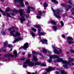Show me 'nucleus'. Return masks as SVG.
I'll return each instance as SVG.
<instances>
[{
  "mask_svg": "<svg viewBox=\"0 0 74 74\" xmlns=\"http://www.w3.org/2000/svg\"><path fill=\"white\" fill-rule=\"evenodd\" d=\"M38 15H39V16H37L36 17V18H38V19H40V18H41V16L42 13H43V14H45V13L46 12V11H43L42 12H41V11H38Z\"/></svg>",
  "mask_w": 74,
  "mask_h": 74,
  "instance_id": "6e6552de",
  "label": "nucleus"
},
{
  "mask_svg": "<svg viewBox=\"0 0 74 74\" xmlns=\"http://www.w3.org/2000/svg\"><path fill=\"white\" fill-rule=\"evenodd\" d=\"M55 69V67L52 68L51 66H49V68H47L46 70L47 71V72H44L42 73V74H48V72H49L50 71L54 70Z\"/></svg>",
  "mask_w": 74,
  "mask_h": 74,
  "instance_id": "39448f33",
  "label": "nucleus"
},
{
  "mask_svg": "<svg viewBox=\"0 0 74 74\" xmlns=\"http://www.w3.org/2000/svg\"><path fill=\"white\" fill-rule=\"evenodd\" d=\"M34 27H36V28H40L41 27L39 25H34Z\"/></svg>",
  "mask_w": 74,
  "mask_h": 74,
  "instance_id": "393cba45",
  "label": "nucleus"
},
{
  "mask_svg": "<svg viewBox=\"0 0 74 74\" xmlns=\"http://www.w3.org/2000/svg\"><path fill=\"white\" fill-rule=\"evenodd\" d=\"M26 59L25 58H22L19 59L20 60H25Z\"/></svg>",
  "mask_w": 74,
  "mask_h": 74,
  "instance_id": "72a5a7b5",
  "label": "nucleus"
},
{
  "mask_svg": "<svg viewBox=\"0 0 74 74\" xmlns=\"http://www.w3.org/2000/svg\"><path fill=\"white\" fill-rule=\"evenodd\" d=\"M13 11L14 12L17 13L18 12V11L16 10H13Z\"/></svg>",
  "mask_w": 74,
  "mask_h": 74,
  "instance_id": "a19ab883",
  "label": "nucleus"
},
{
  "mask_svg": "<svg viewBox=\"0 0 74 74\" xmlns=\"http://www.w3.org/2000/svg\"><path fill=\"white\" fill-rule=\"evenodd\" d=\"M2 49H1V50H0V52H1V51H2Z\"/></svg>",
  "mask_w": 74,
  "mask_h": 74,
  "instance_id": "0e129e2a",
  "label": "nucleus"
},
{
  "mask_svg": "<svg viewBox=\"0 0 74 74\" xmlns=\"http://www.w3.org/2000/svg\"><path fill=\"white\" fill-rule=\"evenodd\" d=\"M41 66H47V65H46V64H41Z\"/></svg>",
  "mask_w": 74,
  "mask_h": 74,
  "instance_id": "ea45409f",
  "label": "nucleus"
},
{
  "mask_svg": "<svg viewBox=\"0 0 74 74\" xmlns=\"http://www.w3.org/2000/svg\"><path fill=\"white\" fill-rule=\"evenodd\" d=\"M51 10L54 13V16L57 18H61V17L59 16V13L60 12L59 10H55L52 8H51Z\"/></svg>",
  "mask_w": 74,
  "mask_h": 74,
  "instance_id": "7ed1b4c3",
  "label": "nucleus"
},
{
  "mask_svg": "<svg viewBox=\"0 0 74 74\" xmlns=\"http://www.w3.org/2000/svg\"><path fill=\"white\" fill-rule=\"evenodd\" d=\"M17 8L20 7V6L19 5H17Z\"/></svg>",
  "mask_w": 74,
  "mask_h": 74,
  "instance_id": "6e6d98bb",
  "label": "nucleus"
},
{
  "mask_svg": "<svg viewBox=\"0 0 74 74\" xmlns=\"http://www.w3.org/2000/svg\"><path fill=\"white\" fill-rule=\"evenodd\" d=\"M10 11V9L9 8H8L6 10V12H8Z\"/></svg>",
  "mask_w": 74,
  "mask_h": 74,
  "instance_id": "473e14b6",
  "label": "nucleus"
},
{
  "mask_svg": "<svg viewBox=\"0 0 74 74\" xmlns=\"http://www.w3.org/2000/svg\"><path fill=\"white\" fill-rule=\"evenodd\" d=\"M72 8V6L71 5H67L66 6V9L67 11H69V9L71 8Z\"/></svg>",
  "mask_w": 74,
  "mask_h": 74,
  "instance_id": "2eb2a0df",
  "label": "nucleus"
},
{
  "mask_svg": "<svg viewBox=\"0 0 74 74\" xmlns=\"http://www.w3.org/2000/svg\"><path fill=\"white\" fill-rule=\"evenodd\" d=\"M22 40H23V38L21 37H19L18 38L16 39L13 42V43H15V42H16Z\"/></svg>",
  "mask_w": 74,
  "mask_h": 74,
  "instance_id": "ddd939ff",
  "label": "nucleus"
},
{
  "mask_svg": "<svg viewBox=\"0 0 74 74\" xmlns=\"http://www.w3.org/2000/svg\"><path fill=\"white\" fill-rule=\"evenodd\" d=\"M15 28H16V30H18V28L16 27Z\"/></svg>",
  "mask_w": 74,
  "mask_h": 74,
  "instance_id": "052dcab7",
  "label": "nucleus"
},
{
  "mask_svg": "<svg viewBox=\"0 0 74 74\" xmlns=\"http://www.w3.org/2000/svg\"><path fill=\"white\" fill-rule=\"evenodd\" d=\"M62 37H63V38H65V36H64V35H62Z\"/></svg>",
  "mask_w": 74,
  "mask_h": 74,
  "instance_id": "8fccbe9b",
  "label": "nucleus"
},
{
  "mask_svg": "<svg viewBox=\"0 0 74 74\" xmlns=\"http://www.w3.org/2000/svg\"><path fill=\"white\" fill-rule=\"evenodd\" d=\"M32 53L33 55H38V53L34 51H32Z\"/></svg>",
  "mask_w": 74,
  "mask_h": 74,
  "instance_id": "5701e85b",
  "label": "nucleus"
},
{
  "mask_svg": "<svg viewBox=\"0 0 74 74\" xmlns=\"http://www.w3.org/2000/svg\"><path fill=\"white\" fill-rule=\"evenodd\" d=\"M56 74H59V72H58V71H56Z\"/></svg>",
  "mask_w": 74,
  "mask_h": 74,
  "instance_id": "864d4df0",
  "label": "nucleus"
},
{
  "mask_svg": "<svg viewBox=\"0 0 74 74\" xmlns=\"http://www.w3.org/2000/svg\"><path fill=\"white\" fill-rule=\"evenodd\" d=\"M14 2H20L21 5L23 8L25 7V5L23 2L24 0H13Z\"/></svg>",
  "mask_w": 74,
  "mask_h": 74,
  "instance_id": "1a4fd4ad",
  "label": "nucleus"
},
{
  "mask_svg": "<svg viewBox=\"0 0 74 74\" xmlns=\"http://www.w3.org/2000/svg\"><path fill=\"white\" fill-rule=\"evenodd\" d=\"M7 41H6L5 42H4V47H6V46H7Z\"/></svg>",
  "mask_w": 74,
  "mask_h": 74,
  "instance_id": "cd10ccee",
  "label": "nucleus"
},
{
  "mask_svg": "<svg viewBox=\"0 0 74 74\" xmlns=\"http://www.w3.org/2000/svg\"><path fill=\"white\" fill-rule=\"evenodd\" d=\"M25 62L26 61L24 62V64H23V67L24 68H25L26 67H27V64H28V63H26Z\"/></svg>",
  "mask_w": 74,
  "mask_h": 74,
  "instance_id": "6ab92c4d",
  "label": "nucleus"
},
{
  "mask_svg": "<svg viewBox=\"0 0 74 74\" xmlns=\"http://www.w3.org/2000/svg\"><path fill=\"white\" fill-rule=\"evenodd\" d=\"M52 29L54 31H56L57 30V27L55 26H53L52 27Z\"/></svg>",
  "mask_w": 74,
  "mask_h": 74,
  "instance_id": "412c9836",
  "label": "nucleus"
},
{
  "mask_svg": "<svg viewBox=\"0 0 74 74\" xmlns=\"http://www.w3.org/2000/svg\"><path fill=\"white\" fill-rule=\"evenodd\" d=\"M52 47L53 49H54V52L55 53H56L57 54H59V53H61L62 52V50L60 49V51H58L56 49V47L54 46L53 45L52 46Z\"/></svg>",
  "mask_w": 74,
  "mask_h": 74,
  "instance_id": "0eeeda50",
  "label": "nucleus"
},
{
  "mask_svg": "<svg viewBox=\"0 0 74 74\" xmlns=\"http://www.w3.org/2000/svg\"><path fill=\"white\" fill-rule=\"evenodd\" d=\"M73 39L71 37H69L67 38V42L69 44H71L74 43V42H73Z\"/></svg>",
  "mask_w": 74,
  "mask_h": 74,
  "instance_id": "423d86ee",
  "label": "nucleus"
},
{
  "mask_svg": "<svg viewBox=\"0 0 74 74\" xmlns=\"http://www.w3.org/2000/svg\"><path fill=\"white\" fill-rule=\"evenodd\" d=\"M15 29V27H12V30H14Z\"/></svg>",
  "mask_w": 74,
  "mask_h": 74,
  "instance_id": "de8ad7c7",
  "label": "nucleus"
},
{
  "mask_svg": "<svg viewBox=\"0 0 74 74\" xmlns=\"http://www.w3.org/2000/svg\"><path fill=\"white\" fill-rule=\"evenodd\" d=\"M0 12H3V10H1V9H0Z\"/></svg>",
  "mask_w": 74,
  "mask_h": 74,
  "instance_id": "3c124183",
  "label": "nucleus"
},
{
  "mask_svg": "<svg viewBox=\"0 0 74 74\" xmlns=\"http://www.w3.org/2000/svg\"><path fill=\"white\" fill-rule=\"evenodd\" d=\"M43 52H45V53H46V52H47V50H46V49H43Z\"/></svg>",
  "mask_w": 74,
  "mask_h": 74,
  "instance_id": "58836bf2",
  "label": "nucleus"
},
{
  "mask_svg": "<svg viewBox=\"0 0 74 74\" xmlns=\"http://www.w3.org/2000/svg\"><path fill=\"white\" fill-rule=\"evenodd\" d=\"M30 9L32 10V11H34L35 10V9L33 7H31L29 6L27 7V9L26 10V11L27 12L30 13Z\"/></svg>",
  "mask_w": 74,
  "mask_h": 74,
  "instance_id": "9d476101",
  "label": "nucleus"
},
{
  "mask_svg": "<svg viewBox=\"0 0 74 74\" xmlns=\"http://www.w3.org/2000/svg\"><path fill=\"white\" fill-rule=\"evenodd\" d=\"M12 30V28H9L8 29V30L9 31H11Z\"/></svg>",
  "mask_w": 74,
  "mask_h": 74,
  "instance_id": "09e8293b",
  "label": "nucleus"
},
{
  "mask_svg": "<svg viewBox=\"0 0 74 74\" xmlns=\"http://www.w3.org/2000/svg\"><path fill=\"white\" fill-rule=\"evenodd\" d=\"M31 34L32 35V36L34 38V37L36 36V34H35L34 33V32H32L31 33Z\"/></svg>",
  "mask_w": 74,
  "mask_h": 74,
  "instance_id": "a878e982",
  "label": "nucleus"
},
{
  "mask_svg": "<svg viewBox=\"0 0 74 74\" xmlns=\"http://www.w3.org/2000/svg\"><path fill=\"white\" fill-rule=\"evenodd\" d=\"M61 25L62 26H63V25H64V23H63V22L62 21H61L60 22Z\"/></svg>",
  "mask_w": 74,
  "mask_h": 74,
  "instance_id": "f704fd0d",
  "label": "nucleus"
},
{
  "mask_svg": "<svg viewBox=\"0 0 74 74\" xmlns=\"http://www.w3.org/2000/svg\"><path fill=\"white\" fill-rule=\"evenodd\" d=\"M31 29L32 30H33V31H34V32H36L37 31V30H36V29L32 27Z\"/></svg>",
  "mask_w": 74,
  "mask_h": 74,
  "instance_id": "2f4dec72",
  "label": "nucleus"
},
{
  "mask_svg": "<svg viewBox=\"0 0 74 74\" xmlns=\"http://www.w3.org/2000/svg\"><path fill=\"white\" fill-rule=\"evenodd\" d=\"M48 56L49 57H50L49 60H47V61L49 63L52 62V61L51 59H52L56 58L57 59H55L54 60V62H62V63L63 64V66L64 68H68V65L71 66H74V63H71V62H74V58H71L70 57L68 58V59L69 62H67V61L63 60L62 58H60L58 56L54 55L51 56L49 55Z\"/></svg>",
  "mask_w": 74,
  "mask_h": 74,
  "instance_id": "f257e3e1",
  "label": "nucleus"
},
{
  "mask_svg": "<svg viewBox=\"0 0 74 74\" xmlns=\"http://www.w3.org/2000/svg\"><path fill=\"white\" fill-rule=\"evenodd\" d=\"M12 47V45H8V48H11Z\"/></svg>",
  "mask_w": 74,
  "mask_h": 74,
  "instance_id": "e433bc0d",
  "label": "nucleus"
},
{
  "mask_svg": "<svg viewBox=\"0 0 74 74\" xmlns=\"http://www.w3.org/2000/svg\"><path fill=\"white\" fill-rule=\"evenodd\" d=\"M68 3L70 4H71V5H73V2L71 1H69Z\"/></svg>",
  "mask_w": 74,
  "mask_h": 74,
  "instance_id": "7c9ffc66",
  "label": "nucleus"
},
{
  "mask_svg": "<svg viewBox=\"0 0 74 74\" xmlns=\"http://www.w3.org/2000/svg\"><path fill=\"white\" fill-rule=\"evenodd\" d=\"M28 45H29V44L27 43H25L23 47H21L20 48L22 49V48H23V49L25 50H26V49H27V48L29 47V46H28Z\"/></svg>",
  "mask_w": 74,
  "mask_h": 74,
  "instance_id": "9b49d317",
  "label": "nucleus"
},
{
  "mask_svg": "<svg viewBox=\"0 0 74 74\" xmlns=\"http://www.w3.org/2000/svg\"><path fill=\"white\" fill-rule=\"evenodd\" d=\"M12 36H13V37H18L19 36H20L21 34V33L18 32H15V30H13L11 31L10 32Z\"/></svg>",
  "mask_w": 74,
  "mask_h": 74,
  "instance_id": "20e7f679",
  "label": "nucleus"
},
{
  "mask_svg": "<svg viewBox=\"0 0 74 74\" xmlns=\"http://www.w3.org/2000/svg\"><path fill=\"white\" fill-rule=\"evenodd\" d=\"M48 5L47 3L46 2H45L43 4V7L44 8V9L45 10L46 8H47V7H48Z\"/></svg>",
  "mask_w": 74,
  "mask_h": 74,
  "instance_id": "a211bd4d",
  "label": "nucleus"
},
{
  "mask_svg": "<svg viewBox=\"0 0 74 74\" xmlns=\"http://www.w3.org/2000/svg\"><path fill=\"white\" fill-rule=\"evenodd\" d=\"M52 2L55 3H56L57 4H58V2L56 1V0H52Z\"/></svg>",
  "mask_w": 74,
  "mask_h": 74,
  "instance_id": "c756f323",
  "label": "nucleus"
},
{
  "mask_svg": "<svg viewBox=\"0 0 74 74\" xmlns=\"http://www.w3.org/2000/svg\"><path fill=\"white\" fill-rule=\"evenodd\" d=\"M35 74H38V73H37V72H35Z\"/></svg>",
  "mask_w": 74,
  "mask_h": 74,
  "instance_id": "bf43d9fd",
  "label": "nucleus"
},
{
  "mask_svg": "<svg viewBox=\"0 0 74 74\" xmlns=\"http://www.w3.org/2000/svg\"><path fill=\"white\" fill-rule=\"evenodd\" d=\"M28 23H31V21H29L28 22Z\"/></svg>",
  "mask_w": 74,
  "mask_h": 74,
  "instance_id": "13d9d810",
  "label": "nucleus"
},
{
  "mask_svg": "<svg viewBox=\"0 0 74 74\" xmlns=\"http://www.w3.org/2000/svg\"><path fill=\"white\" fill-rule=\"evenodd\" d=\"M5 56H12V57H14V55L9 54H8L5 55Z\"/></svg>",
  "mask_w": 74,
  "mask_h": 74,
  "instance_id": "4be33fe9",
  "label": "nucleus"
},
{
  "mask_svg": "<svg viewBox=\"0 0 74 74\" xmlns=\"http://www.w3.org/2000/svg\"><path fill=\"white\" fill-rule=\"evenodd\" d=\"M22 55H25V52H24L22 53Z\"/></svg>",
  "mask_w": 74,
  "mask_h": 74,
  "instance_id": "603ef678",
  "label": "nucleus"
},
{
  "mask_svg": "<svg viewBox=\"0 0 74 74\" xmlns=\"http://www.w3.org/2000/svg\"><path fill=\"white\" fill-rule=\"evenodd\" d=\"M13 53H14V55L15 56H17V51H16L15 50L13 52Z\"/></svg>",
  "mask_w": 74,
  "mask_h": 74,
  "instance_id": "bb28decb",
  "label": "nucleus"
},
{
  "mask_svg": "<svg viewBox=\"0 0 74 74\" xmlns=\"http://www.w3.org/2000/svg\"><path fill=\"white\" fill-rule=\"evenodd\" d=\"M41 31V29L39 28L38 29V34L39 36H43V35H45V34H46V33L45 32H40Z\"/></svg>",
  "mask_w": 74,
  "mask_h": 74,
  "instance_id": "f8f14e48",
  "label": "nucleus"
},
{
  "mask_svg": "<svg viewBox=\"0 0 74 74\" xmlns=\"http://www.w3.org/2000/svg\"><path fill=\"white\" fill-rule=\"evenodd\" d=\"M48 53H51V52L50 51H48Z\"/></svg>",
  "mask_w": 74,
  "mask_h": 74,
  "instance_id": "4d7b16f0",
  "label": "nucleus"
},
{
  "mask_svg": "<svg viewBox=\"0 0 74 74\" xmlns=\"http://www.w3.org/2000/svg\"><path fill=\"white\" fill-rule=\"evenodd\" d=\"M41 42L42 43V44H47L48 43H47V40H41Z\"/></svg>",
  "mask_w": 74,
  "mask_h": 74,
  "instance_id": "f3484780",
  "label": "nucleus"
},
{
  "mask_svg": "<svg viewBox=\"0 0 74 74\" xmlns=\"http://www.w3.org/2000/svg\"><path fill=\"white\" fill-rule=\"evenodd\" d=\"M50 23H53L54 25H56V23L53 20H51L50 21Z\"/></svg>",
  "mask_w": 74,
  "mask_h": 74,
  "instance_id": "c85d7f7f",
  "label": "nucleus"
},
{
  "mask_svg": "<svg viewBox=\"0 0 74 74\" xmlns=\"http://www.w3.org/2000/svg\"><path fill=\"white\" fill-rule=\"evenodd\" d=\"M32 60L34 61H37V57H36L34 56H33Z\"/></svg>",
  "mask_w": 74,
  "mask_h": 74,
  "instance_id": "aec40b11",
  "label": "nucleus"
},
{
  "mask_svg": "<svg viewBox=\"0 0 74 74\" xmlns=\"http://www.w3.org/2000/svg\"><path fill=\"white\" fill-rule=\"evenodd\" d=\"M5 32H1V34H3V35H4V34H5Z\"/></svg>",
  "mask_w": 74,
  "mask_h": 74,
  "instance_id": "79ce46f5",
  "label": "nucleus"
},
{
  "mask_svg": "<svg viewBox=\"0 0 74 74\" xmlns=\"http://www.w3.org/2000/svg\"><path fill=\"white\" fill-rule=\"evenodd\" d=\"M42 2L40 3V4L41 5H42Z\"/></svg>",
  "mask_w": 74,
  "mask_h": 74,
  "instance_id": "774afa93",
  "label": "nucleus"
},
{
  "mask_svg": "<svg viewBox=\"0 0 74 74\" xmlns=\"http://www.w3.org/2000/svg\"><path fill=\"white\" fill-rule=\"evenodd\" d=\"M12 49H11L10 50V51H12Z\"/></svg>",
  "mask_w": 74,
  "mask_h": 74,
  "instance_id": "69168bd1",
  "label": "nucleus"
},
{
  "mask_svg": "<svg viewBox=\"0 0 74 74\" xmlns=\"http://www.w3.org/2000/svg\"><path fill=\"white\" fill-rule=\"evenodd\" d=\"M71 53H74V51L72 49L71 50Z\"/></svg>",
  "mask_w": 74,
  "mask_h": 74,
  "instance_id": "c03bdc74",
  "label": "nucleus"
},
{
  "mask_svg": "<svg viewBox=\"0 0 74 74\" xmlns=\"http://www.w3.org/2000/svg\"><path fill=\"white\" fill-rule=\"evenodd\" d=\"M25 63H28V64L29 66H30L31 67H33V66H35V65H40V62H38L37 61L36 62V63H35L32 62H30V59H27L25 61Z\"/></svg>",
  "mask_w": 74,
  "mask_h": 74,
  "instance_id": "f03ea898",
  "label": "nucleus"
},
{
  "mask_svg": "<svg viewBox=\"0 0 74 74\" xmlns=\"http://www.w3.org/2000/svg\"><path fill=\"white\" fill-rule=\"evenodd\" d=\"M39 40H41V37H39L38 38Z\"/></svg>",
  "mask_w": 74,
  "mask_h": 74,
  "instance_id": "e2e57ef3",
  "label": "nucleus"
},
{
  "mask_svg": "<svg viewBox=\"0 0 74 74\" xmlns=\"http://www.w3.org/2000/svg\"><path fill=\"white\" fill-rule=\"evenodd\" d=\"M61 74H67V73L65 72V71L63 70H62L61 71Z\"/></svg>",
  "mask_w": 74,
  "mask_h": 74,
  "instance_id": "b1692460",
  "label": "nucleus"
},
{
  "mask_svg": "<svg viewBox=\"0 0 74 74\" xmlns=\"http://www.w3.org/2000/svg\"><path fill=\"white\" fill-rule=\"evenodd\" d=\"M72 14H74V12H72Z\"/></svg>",
  "mask_w": 74,
  "mask_h": 74,
  "instance_id": "338daca9",
  "label": "nucleus"
},
{
  "mask_svg": "<svg viewBox=\"0 0 74 74\" xmlns=\"http://www.w3.org/2000/svg\"><path fill=\"white\" fill-rule=\"evenodd\" d=\"M28 2L27 1H25V5H28Z\"/></svg>",
  "mask_w": 74,
  "mask_h": 74,
  "instance_id": "37998d69",
  "label": "nucleus"
},
{
  "mask_svg": "<svg viewBox=\"0 0 74 74\" xmlns=\"http://www.w3.org/2000/svg\"><path fill=\"white\" fill-rule=\"evenodd\" d=\"M71 11H74V8L72 10H71Z\"/></svg>",
  "mask_w": 74,
  "mask_h": 74,
  "instance_id": "5fc2aeb1",
  "label": "nucleus"
},
{
  "mask_svg": "<svg viewBox=\"0 0 74 74\" xmlns=\"http://www.w3.org/2000/svg\"><path fill=\"white\" fill-rule=\"evenodd\" d=\"M61 5H62V6L64 7V6H65V4H64V3H62V4H61Z\"/></svg>",
  "mask_w": 74,
  "mask_h": 74,
  "instance_id": "49530a36",
  "label": "nucleus"
},
{
  "mask_svg": "<svg viewBox=\"0 0 74 74\" xmlns=\"http://www.w3.org/2000/svg\"><path fill=\"white\" fill-rule=\"evenodd\" d=\"M24 12V9L22 10L21 9H19L18 10V12L20 14V15L21 16H22L23 15V12Z\"/></svg>",
  "mask_w": 74,
  "mask_h": 74,
  "instance_id": "4468645a",
  "label": "nucleus"
},
{
  "mask_svg": "<svg viewBox=\"0 0 74 74\" xmlns=\"http://www.w3.org/2000/svg\"><path fill=\"white\" fill-rule=\"evenodd\" d=\"M3 15H4V16H5V13L3 14Z\"/></svg>",
  "mask_w": 74,
  "mask_h": 74,
  "instance_id": "680f3d73",
  "label": "nucleus"
},
{
  "mask_svg": "<svg viewBox=\"0 0 74 74\" xmlns=\"http://www.w3.org/2000/svg\"><path fill=\"white\" fill-rule=\"evenodd\" d=\"M31 54H29L28 56V58H31Z\"/></svg>",
  "mask_w": 74,
  "mask_h": 74,
  "instance_id": "c9c22d12",
  "label": "nucleus"
},
{
  "mask_svg": "<svg viewBox=\"0 0 74 74\" xmlns=\"http://www.w3.org/2000/svg\"><path fill=\"white\" fill-rule=\"evenodd\" d=\"M7 16H10V14H9V13H7L6 14Z\"/></svg>",
  "mask_w": 74,
  "mask_h": 74,
  "instance_id": "a18cd8bd",
  "label": "nucleus"
},
{
  "mask_svg": "<svg viewBox=\"0 0 74 74\" xmlns=\"http://www.w3.org/2000/svg\"><path fill=\"white\" fill-rule=\"evenodd\" d=\"M25 18L24 17H22L20 19V21L21 23H23V21H25Z\"/></svg>",
  "mask_w": 74,
  "mask_h": 74,
  "instance_id": "dca6fc26",
  "label": "nucleus"
},
{
  "mask_svg": "<svg viewBox=\"0 0 74 74\" xmlns=\"http://www.w3.org/2000/svg\"><path fill=\"white\" fill-rule=\"evenodd\" d=\"M2 50L4 52H5L6 51V49L4 48H3Z\"/></svg>",
  "mask_w": 74,
  "mask_h": 74,
  "instance_id": "4c0bfd02",
  "label": "nucleus"
}]
</instances>
